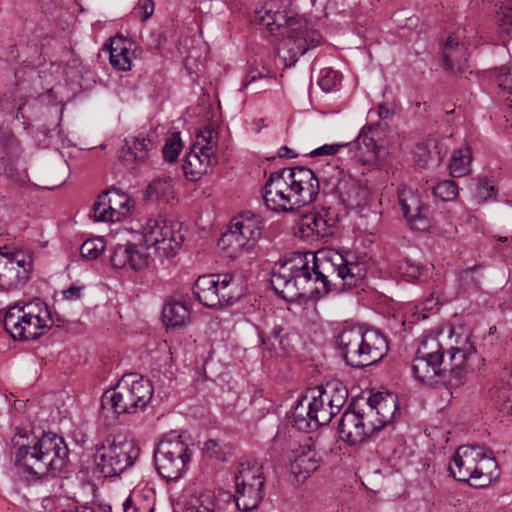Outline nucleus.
<instances>
[{
  "mask_svg": "<svg viewBox=\"0 0 512 512\" xmlns=\"http://www.w3.org/2000/svg\"><path fill=\"white\" fill-rule=\"evenodd\" d=\"M142 234L143 242L118 244L114 248L110 257L114 268L142 270L149 264V248H154L158 256L170 258L180 249L184 240L181 223L167 221L162 217L148 219L142 228Z\"/></svg>",
  "mask_w": 512,
  "mask_h": 512,
  "instance_id": "nucleus-1",
  "label": "nucleus"
},
{
  "mask_svg": "<svg viewBox=\"0 0 512 512\" xmlns=\"http://www.w3.org/2000/svg\"><path fill=\"white\" fill-rule=\"evenodd\" d=\"M69 461V449L63 437L43 432L15 451L17 473L28 482H42L60 475Z\"/></svg>",
  "mask_w": 512,
  "mask_h": 512,
  "instance_id": "nucleus-2",
  "label": "nucleus"
},
{
  "mask_svg": "<svg viewBox=\"0 0 512 512\" xmlns=\"http://www.w3.org/2000/svg\"><path fill=\"white\" fill-rule=\"evenodd\" d=\"M335 250L319 251L313 256L312 272L318 282L322 295L337 294L360 285L367 269L364 263L350 259Z\"/></svg>",
  "mask_w": 512,
  "mask_h": 512,
  "instance_id": "nucleus-3",
  "label": "nucleus"
},
{
  "mask_svg": "<svg viewBox=\"0 0 512 512\" xmlns=\"http://www.w3.org/2000/svg\"><path fill=\"white\" fill-rule=\"evenodd\" d=\"M336 343L345 364L354 369L377 364L389 349L383 334L362 327L344 328L337 336Z\"/></svg>",
  "mask_w": 512,
  "mask_h": 512,
  "instance_id": "nucleus-4",
  "label": "nucleus"
},
{
  "mask_svg": "<svg viewBox=\"0 0 512 512\" xmlns=\"http://www.w3.org/2000/svg\"><path fill=\"white\" fill-rule=\"evenodd\" d=\"M449 472L454 479L475 488H484L498 479L500 472L492 451L482 446H461L453 456Z\"/></svg>",
  "mask_w": 512,
  "mask_h": 512,
  "instance_id": "nucleus-5",
  "label": "nucleus"
},
{
  "mask_svg": "<svg viewBox=\"0 0 512 512\" xmlns=\"http://www.w3.org/2000/svg\"><path fill=\"white\" fill-rule=\"evenodd\" d=\"M153 387L149 380L138 374L124 375L113 389L104 392L101 407L115 415L134 414L149 403Z\"/></svg>",
  "mask_w": 512,
  "mask_h": 512,
  "instance_id": "nucleus-6",
  "label": "nucleus"
},
{
  "mask_svg": "<svg viewBox=\"0 0 512 512\" xmlns=\"http://www.w3.org/2000/svg\"><path fill=\"white\" fill-rule=\"evenodd\" d=\"M153 457L157 473L166 482H172L187 472L192 451L183 436L172 431L157 444Z\"/></svg>",
  "mask_w": 512,
  "mask_h": 512,
  "instance_id": "nucleus-7",
  "label": "nucleus"
},
{
  "mask_svg": "<svg viewBox=\"0 0 512 512\" xmlns=\"http://www.w3.org/2000/svg\"><path fill=\"white\" fill-rule=\"evenodd\" d=\"M139 454L133 441L109 435L97 448L95 463L103 477H113L132 466Z\"/></svg>",
  "mask_w": 512,
  "mask_h": 512,
  "instance_id": "nucleus-8",
  "label": "nucleus"
},
{
  "mask_svg": "<svg viewBox=\"0 0 512 512\" xmlns=\"http://www.w3.org/2000/svg\"><path fill=\"white\" fill-rule=\"evenodd\" d=\"M412 372L421 383L430 386L444 385L448 388L444 349L439 342L432 340L430 344L427 341L422 343L413 359Z\"/></svg>",
  "mask_w": 512,
  "mask_h": 512,
  "instance_id": "nucleus-9",
  "label": "nucleus"
},
{
  "mask_svg": "<svg viewBox=\"0 0 512 512\" xmlns=\"http://www.w3.org/2000/svg\"><path fill=\"white\" fill-rule=\"evenodd\" d=\"M192 292L199 303L211 309L228 306L238 298L233 288V276L228 273L199 276Z\"/></svg>",
  "mask_w": 512,
  "mask_h": 512,
  "instance_id": "nucleus-10",
  "label": "nucleus"
},
{
  "mask_svg": "<svg viewBox=\"0 0 512 512\" xmlns=\"http://www.w3.org/2000/svg\"><path fill=\"white\" fill-rule=\"evenodd\" d=\"M31 257L21 250L0 247V288L12 290L22 287L29 279Z\"/></svg>",
  "mask_w": 512,
  "mask_h": 512,
  "instance_id": "nucleus-11",
  "label": "nucleus"
},
{
  "mask_svg": "<svg viewBox=\"0 0 512 512\" xmlns=\"http://www.w3.org/2000/svg\"><path fill=\"white\" fill-rule=\"evenodd\" d=\"M263 225L259 217L246 212L234 218L229 230L220 238L218 245L231 247L234 251L250 249L262 235Z\"/></svg>",
  "mask_w": 512,
  "mask_h": 512,
  "instance_id": "nucleus-12",
  "label": "nucleus"
},
{
  "mask_svg": "<svg viewBox=\"0 0 512 512\" xmlns=\"http://www.w3.org/2000/svg\"><path fill=\"white\" fill-rule=\"evenodd\" d=\"M287 173L285 168L272 172L263 187V200L271 211L294 212L299 209Z\"/></svg>",
  "mask_w": 512,
  "mask_h": 512,
  "instance_id": "nucleus-13",
  "label": "nucleus"
},
{
  "mask_svg": "<svg viewBox=\"0 0 512 512\" xmlns=\"http://www.w3.org/2000/svg\"><path fill=\"white\" fill-rule=\"evenodd\" d=\"M338 432L340 438L352 446L366 441L378 431L374 425L373 414L366 410H351L349 406L340 418Z\"/></svg>",
  "mask_w": 512,
  "mask_h": 512,
  "instance_id": "nucleus-14",
  "label": "nucleus"
},
{
  "mask_svg": "<svg viewBox=\"0 0 512 512\" xmlns=\"http://www.w3.org/2000/svg\"><path fill=\"white\" fill-rule=\"evenodd\" d=\"M315 281V275L312 270L297 274L271 285L275 293L287 302H294L298 299L317 300L323 298L321 288Z\"/></svg>",
  "mask_w": 512,
  "mask_h": 512,
  "instance_id": "nucleus-15",
  "label": "nucleus"
},
{
  "mask_svg": "<svg viewBox=\"0 0 512 512\" xmlns=\"http://www.w3.org/2000/svg\"><path fill=\"white\" fill-rule=\"evenodd\" d=\"M285 170H288L287 180L291 184L290 190H293V196L299 208L316 200L322 186L321 176L317 177L311 169L304 166L285 168Z\"/></svg>",
  "mask_w": 512,
  "mask_h": 512,
  "instance_id": "nucleus-16",
  "label": "nucleus"
},
{
  "mask_svg": "<svg viewBox=\"0 0 512 512\" xmlns=\"http://www.w3.org/2000/svg\"><path fill=\"white\" fill-rule=\"evenodd\" d=\"M321 182L325 194H335L344 206H354L359 193V186L354 179L346 176L337 165L330 166L327 171L323 172Z\"/></svg>",
  "mask_w": 512,
  "mask_h": 512,
  "instance_id": "nucleus-17",
  "label": "nucleus"
},
{
  "mask_svg": "<svg viewBox=\"0 0 512 512\" xmlns=\"http://www.w3.org/2000/svg\"><path fill=\"white\" fill-rule=\"evenodd\" d=\"M399 205L405 219L413 230L427 231L430 229V207L423 204L418 195L411 191L401 193Z\"/></svg>",
  "mask_w": 512,
  "mask_h": 512,
  "instance_id": "nucleus-18",
  "label": "nucleus"
},
{
  "mask_svg": "<svg viewBox=\"0 0 512 512\" xmlns=\"http://www.w3.org/2000/svg\"><path fill=\"white\" fill-rule=\"evenodd\" d=\"M367 413L373 414L374 425L379 432L389 425L399 411L398 396L394 393H376L367 400Z\"/></svg>",
  "mask_w": 512,
  "mask_h": 512,
  "instance_id": "nucleus-19",
  "label": "nucleus"
},
{
  "mask_svg": "<svg viewBox=\"0 0 512 512\" xmlns=\"http://www.w3.org/2000/svg\"><path fill=\"white\" fill-rule=\"evenodd\" d=\"M313 256H315V253L310 251L293 252L286 256L284 259H280L273 268L272 276L270 279L271 285L291 277L293 278V276L297 274L312 270V267L309 266V263H313Z\"/></svg>",
  "mask_w": 512,
  "mask_h": 512,
  "instance_id": "nucleus-20",
  "label": "nucleus"
},
{
  "mask_svg": "<svg viewBox=\"0 0 512 512\" xmlns=\"http://www.w3.org/2000/svg\"><path fill=\"white\" fill-rule=\"evenodd\" d=\"M474 353V348L451 347L448 350V358L444 357V365L447 369L446 376L448 388H457L465 383L467 373V362Z\"/></svg>",
  "mask_w": 512,
  "mask_h": 512,
  "instance_id": "nucleus-21",
  "label": "nucleus"
},
{
  "mask_svg": "<svg viewBox=\"0 0 512 512\" xmlns=\"http://www.w3.org/2000/svg\"><path fill=\"white\" fill-rule=\"evenodd\" d=\"M262 25L266 26L274 36H286L289 40L293 38L301 20L287 16L285 11H267L260 19Z\"/></svg>",
  "mask_w": 512,
  "mask_h": 512,
  "instance_id": "nucleus-22",
  "label": "nucleus"
},
{
  "mask_svg": "<svg viewBox=\"0 0 512 512\" xmlns=\"http://www.w3.org/2000/svg\"><path fill=\"white\" fill-rule=\"evenodd\" d=\"M300 453L290 463V471L298 482H304L311 473L317 470L322 460L315 447L304 445Z\"/></svg>",
  "mask_w": 512,
  "mask_h": 512,
  "instance_id": "nucleus-23",
  "label": "nucleus"
},
{
  "mask_svg": "<svg viewBox=\"0 0 512 512\" xmlns=\"http://www.w3.org/2000/svg\"><path fill=\"white\" fill-rule=\"evenodd\" d=\"M445 69L460 75L469 71L467 64V49L463 43L453 37H448L443 50Z\"/></svg>",
  "mask_w": 512,
  "mask_h": 512,
  "instance_id": "nucleus-24",
  "label": "nucleus"
},
{
  "mask_svg": "<svg viewBox=\"0 0 512 512\" xmlns=\"http://www.w3.org/2000/svg\"><path fill=\"white\" fill-rule=\"evenodd\" d=\"M153 147L150 138L144 136L132 137L125 139V145L119 154V159L126 165L143 162L148 157V152Z\"/></svg>",
  "mask_w": 512,
  "mask_h": 512,
  "instance_id": "nucleus-25",
  "label": "nucleus"
},
{
  "mask_svg": "<svg viewBox=\"0 0 512 512\" xmlns=\"http://www.w3.org/2000/svg\"><path fill=\"white\" fill-rule=\"evenodd\" d=\"M324 392L320 386L308 389V396L311 397V402L314 405V427L317 428L322 425L328 424L334 416L337 415L336 411H332L331 403L324 400Z\"/></svg>",
  "mask_w": 512,
  "mask_h": 512,
  "instance_id": "nucleus-26",
  "label": "nucleus"
},
{
  "mask_svg": "<svg viewBox=\"0 0 512 512\" xmlns=\"http://www.w3.org/2000/svg\"><path fill=\"white\" fill-rule=\"evenodd\" d=\"M308 396V390L300 397L293 412V426L298 430L306 431L314 427V405Z\"/></svg>",
  "mask_w": 512,
  "mask_h": 512,
  "instance_id": "nucleus-27",
  "label": "nucleus"
},
{
  "mask_svg": "<svg viewBox=\"0 0 512 512\" xmlns=\"http://www.w3.org/2000/svg\"><path fill=\"white\" fill-rule=\"evenodd\" d=\"M190 319L188 308L181 302L169 301L162 309V320L167 328L183 327Z\"/></svg>",
  "mask_w": 512,
  "mask_h": 512,
  "instance_id": "nucleus-28",
  "label": "nucleus"
},
{
  "mask_svg": "<svg viewBox=\"0 0 512 512\" xmlns=\"http://www.w3.org/2000/svg\"><path fill=\"white\" fill-rule=\"evenodd\" d=\"M324 392V400L331 403V410L338 414L341 408L346 404L348 398V389L344 383L338 379H333L320 385Z\"/></svg>",
  "mask_w": 512,
  "mask_h": 512,
  "instance_id": "nucleus-29",
  "label": "nucleus"
},
{
  "mask_svg": "<svg viewBox=\"0 0 512 512\" xmlns=\"http://www.w3.org/2000/svg\"><path fill=\"white\" fill-rule=\"evenodd\" d=\"M290 41L294 42L299 54L304 55L309 48L317 47L322 43V36L317 30L309 29L306 22L301 21Z\"/></svg>",
  "mask_w": 512,
  "mask_h": 512,
  "instance_id": "nucleus-30",
  "label": "nucleus"
},
{
  "mask_svg": "<svg viewBox=\"0 0 512 512\" xmlns=\"http://www.w3.org/2000/svg\"><path fill=\"white\" fill-rule=\"evenodd\" d=\"M264 497V487L250 485L244 489L236 487V505L239 510L249 512L258 507Z\"/></svg>",
  "mask_w": 512,
  "mask_h": 512,
  "instance_id": "nucleus-31",
  "label": "nucleus"
},
{
  "mask_svg": "<svg viewBox=\"0 0 512 512\" xmlns=\"http://www.w3.org/2000/svg\"><path fill=\"white\" fill-rule=\"evenodd\" d=\"M109 195L107 196V210L111 214V222L119 221L120 218L125 214V211L130 209V198L116 188L106 190Z\"/></svg>",
  "mask_w": 512,
  "mask_h": 512,
  "instance_id": "nucleus-32",
  "label": "nucleus"
},
{
  "mask_svg": "<svg viewBox=\"0 0 512 512\" xmlns=\"http://www.w3.org/2000/svg\"><path fill=\"white\" fill-rule=\"evenodd\" d=\"M110 64L119 71H127L131 68V60L129 57L130 49L124 45V39H111L110 47Z\"/></svg>",
  "mask_w": 512,
  "mask_h": 512,
  "instance_id": "nucleus-33",
  "label": "nucleus"
},
{
  "mask_svg": "<svg viewBox=\"0 0 512 512\" xmlns=\"http://www.w3.org/2000/svg\"><path fill=\"white\" fill-rule=\"evenodd\" d=\"M330 225L320 213H312L304 216L300 224L302 236L309 237L315 234L317 237H324L329 234Z\"/></svg>",
  "mask_w": 512,
  "mask_h": 512,
  "instance_id": "nucleus-34",
  "label": "nucleus"
},
{
  "mask_svg": "<svg viewBox=\"0 0 512 512\" xmlns=\"http://www.w3.org/2000/svg\"><path fill=\"white\" fill-rule=\"evenodd\" d=\"M3 325L11 337H15L21 327L28 326V316L24 311H20L19 304L9 307L3 317Z\"/></svg>",
  "mask_w": 512,
  "mask_h": 512,
  "instance_id": "nucleus-35",
  "label": "nucleus"
},
{
  "mask_svg": "<svg viewBox=\"0 0 512 512\" xmlns=\"http://www.w3.org/2000/svg\"><path fill=\"white\" fill-rule=\"evenodd\" d=\"M52 326V319H28V326L21 327L13 339L36 340Z\"/></svg>",
  "mask_w": 512,
  "mask_h": 512,
  "instance_id": "nucleus-36",
  "label": "nucleus"
},
{
  "mask_svg": "<svg viewBox=\"0 0 512 512\" xmlns=\"http://www.w3.org/2000/svg\"><path fill=\"white\" fill-rule=\"evenodd\" d=\"M203 452L210 459L225 462L232 456L234 447L229 442L209 439L204 444Z\"/></svg>",
  "mask_w": 512,
  "mask_h": 512,
  "instance_id": "nucleus-37",
  "label": "nucleus"
},
{
  "mask_svg": "<svg viewBox=\"0 0 512 512\" xmlns=\"http://www.w3.org/2000/svg\"><path fill=\"white\" fill-rule=\"evenodd\" d=\"M256 487H264L265 478L260 469L241 465L240 470L235 476L236 487L244 489L245 486L252 485Z\"/></svg>",
  "mask_w": 512,
  "mask_h": 512,
  "instance_id": "nucleus-38",
  "label": "nucleus"
},
{
  "mask_svg": "<svg viewBox=\"0 0 512 512\" xmlns=\"http://www.w3.org/2000/svg\"><path fill=\"white\" fill-rule=\"evenodd\" d=\"M145 193L147 199L164 200L168 202L173 194L172 179L170 177L155 179L148 185Z\"/></svg>",
  "mask_w": 512,
  "mask_h": 512,
  "instance_id": "nucleus-39",
  "label": "nucleus"
},
{
  "mask_svg": "<svg viewBox=\"0 0 512 512\" xmlns=\"http://www.w3.org/2000/svg\"><path fill=\"white\" fill-rule=\"evenodd\" d=\"M471 162L470 148H461L455 150L452 154L451 162L449 165L450 173L453 177H462L469 171Z\"/></svg>",
  "mask_w": 512,
  "mask_h": 512,
  "instance_id": "nucleus-40",
  "label": "nucleus"
},
{
  "mask_svg": "<svg viewBox=\"0 0 512 512\" xmlns=\"http://www.w3.org/2000/svg\"><path fill=\"white\" fill-rule=\"evenodd\" d=\"M376 132L377 129L372 126L368 128L364 127L357 138L359 150H362V145H364L367 153L369 154L367 159L368 161L376 160L380 150V146L375 139Z\"/></svg>",
  "mask_w": 512,
  "mask_h": 512,
  "instance_id": "nucleus-41",
  "label": "nucleus"
},
{
  "mask_svg": "<svg viewBox=\"0 0 512 512\" xmlns=\"http://www.w3.org/2000/svg\"><path fill=\"white\" fill-rule=\"evenodd\" d=\"M482 278V268L474 266L460 272L459 283L464 291L476 292L481 288Z\"/></svg>",
  "mask_w": 512,
  "mask_h": 512,
  "instance_id": "nucleus-42",
  "label": "nucleus"
},
{
  "mask_svg": "<svg viewBox=\"0 0 512 512\" xmlns=\"http://www.w3.org/2000/svg\"><path fill=\"white\" fill-rule=\"evenodd\" d=\"M205 164H200L198 161V154L196 149L192 147L191 151L185 156L183 163V171L187 179L190 181L199 180L204 174H206Z\"/></svg>",
  "mask_w": 512,
  "mask_h": 512,
  "instance_id": "nucleus-43",
  "label": "nucleus"
},
{
  "mask_svg": "<svg viewBox=\"0 0 512 512\" xmlns=\"http://www.w3.org/2000/svg\"><path fill=\"white\" fill-rule=\"evenodd\" d=\"M218 141V133L217 131L211 127H204L197 133L196 141L193 144V148L202 149L204 151H208V153L214 152V148L216 147Z\"/></svg>",
  "mask_w": 512,
  "mask_h": 512,
  "instance_id": "nucleus-44",
  "label": "nucleus"
},
{
  "mask_svg": "<svg viewBox=\"0 0 512 512\" xmlns=\"http://www.w3.org/2000/svg\"><path fill=\"white\" fill-rule=\"evenodd\" d=\"M217 499L212 490H204L195 498L193 507L187 512H217Z\"/></svg>",
  "mask_w": 512,
  "mask_h": 512,
  "instance_id": "nucleus-45",
  "label": "nucleus"
},
{
  "mask_svg": "<svg viewBox=\"0 0 512 512\" xmlns=\"http://www.w3.org/2000/svg\"><path fill=\"white\" fill-rule=\"evenodd\" d=\"M105 249L102 237L87 239L80 247L81 256L88 260L96 259Z\"/></svg>",
  "mask_w": 512,
  "mask_h": 512,
  "instance_id": "nucleus-46",
  "label": "nucleus"
},
{
  "mask_svg": "<svg viewBox=\"0 0 512 512\" xmlns=\"http://www.w3.org/2000/svg\"><path fill=\"white\" fill-rule=\"evenodd\" d=\"M433 195L442 201H452L458 195V187L452 180H444L432 189Z\"/></svg>",
  "mask_w": 512,
  "mask_h": 512,
  "instance_id": "nucleus-47",
  "label": "nucleus"
},
{
  "mask_svg": "<svg viewBox=\"0 0 512 512\" xmlns=\"http://www.w3.org/2000/svg\"><path fill=\"white\" fill-rule=\"evenodd\" d=\"M273 73L264 66L259 64H251L245 79L243 80L242 87L244 89L252 86L257 80L273 79Z\"/></svg>",
  "mask_w": 512,
  "mask_h": 512,
  "instance_id": "nucleus-48",
  "label": "nucleus"
},
{
  "mask_svg": "<svg viewBox=\"0 0 512 512\" xmlns=\"http://www.w3.org/2000/svg\"><path fill=\"white\" fill-rule=\"evenodd\" d=\"M182 149V141L180 134L177 132L172 133L165 142L162 149L163 157L169 162H174Z\"/></svg>",
  "mask_w": 512,
  "mask_h": 512,
  "instance_id": "nucleus-49",
  "label": "nucleus"
},
{
  "mask_svg": "<svg viewBox=\"0 0 512 512\" xmlns=\"http://www.w3.org/2000/svg\"><path fill=\"white\" fill-rule=\"evenodd\" d=\"M413 155L415 162L421 168L428 167L430 161L435 163V157H433V152L428 139L426 142L418 143L415 146Z\"/></svg>",
  "mask_w": 512,
  "mask_h": 512,
  "instance_id": "nucleus-50",
  "label": "nucleus"
},
{
  "mask_svg": "<svg viewBox=\"0 0 512 512\" xmlns=\"http://www.w3.org/2000/svg\"><path fill=\"white\" fill-rule=\"evenodd\" d=\"M494 78L498 87L504 92L512 95V69L502 66L495 69Z\"/></svg>",
  "mask_w": 512,
  "mask_h": 512,
  "instance_id": "nucleus-51",
  "label": "nucleus"
},
{
  "mask_svg": "<svg viewBox=\"0 0 512 512\" xmlns=\"http://www.w3.org/2000/svg\"><path fill=\"white\" fill-rule=\"evenodd\" d=\"M341 82V76L337 71L332 69H324L321 72L319 86L325 92H330L336 88Z\"/></svg>",
  "mask_w": 512,
  "mask_h": 512,
  "instance_id": "nucleus-52",
  "label": "nucleus"
},
{
  "mask_svg": "<svg viewBox=\"0 0 512 512\" xmlns=\"http://www.w3.org/2000/svg\"><path fill=\"white\" fill-rule=\"evenodd\" d=\"M108 192H103L98 196V199L93 204V217L95 221L107 222L111 221V214L107 210V196Z\"/></svg>",
  "mask_w": 512,
  "mask_h": 512,
  "instance_id": "nucleus-53",
  "label": "nucleus"
},
{
  "mask_svg": "<svg viewBox=\"0 0 512 512\" xmlns=\"http://www.w3.org/2000/svg\"><path fill=\"white\" fill-rule=\"evenodd\" d=\"M497 21L504 31L509 32L512 27V0H501Z\"/></svg>",
  "mask_w": 512,
  "mask_h": 512,
  "instance_id": "nucleus-54",
  "label": "nucleus"
},
{
  "mask_svg": "<svg viewBox=\"0 0 512 512\" xmlns=\"http://www.w3.org/2000/svg\"><path fill=\"white\" fill-rule=\"evenodd\" d=\"M20 311H24L28 319H51L47 307H40L38 304L28 303L19 305Z\"/></svg>",
  "mask_w": 512,
  "mask_h": 512,
  "instance_id": "nucleus-55",
  "label": "nucleus"
},
{
  "mask_svg": "<svg viewBox=\"0 0 512 512\" xmlns=\"http://www.w3.org/2000/svg\"><path fill=\"white\" fill-rule=\"evenodd\" d=\"M428 141L433 152V157H435V165L438 166L446 156L448 147L442 140H438L435 137H429Z\"/></svg>",
  "mask_w": 512,
  "mask_h": 512,
  "instance_id": "nucleus-56",
  "label": "nucleus"
},
{
  "mask_svg": "<svg viewBox=\"0 0 512 512\" xmlns=\"http://www.w3.org/2000/svg\"><path fill=\"white\" fill-rule=\"evenodd\" d=\"M154 12L153 0H140L134 8V13L141 21L148 20Z\"/></svg>",
  "mask_w": 512,
  "mask_h": 512,
  "instance_id": "nucleus-57",
  "label": "nucleus"
},
{
  "mask_svg": "<svg viewBox=\"0 0 512 512\" xmlns=\"http://www.w3.org/2000/svg\"><path fill=\"white\" fill-rule=\"evenodd\" d=\"M196 154H198V161L200 164H205L204 168H206V174L217 164L215 152L208 153V151L196 149Z\"/></svg>",
  "mask_w": 512,
  "mask_h": 512,
  "instance_id": "nucleus-58",
  "label": "nucleus"
},
{
  "mask_svg": "<svg viewBox=\"0 0 512 512\" xmlns=\"http://www.w3.org/2000/svg\"><path fill=\"white\" fill-rule=\"evenodd\" d=\"M348 143L345 144H331V145H323L309 153L311 157L316 156H324V155H335L341 148L346 147Z\"/></svg>",
  "mask_w": 512,
  "mask_h": 512,
  "instance_id": "nucleus-59",
  "label": "nucleus"
},
{
  "mask_svg": "<svg viewBox=\"0 0 512 512\" xmlns=\"http://www.w3.org/2000/svg\"><path fill=\"white\" fill-rule=\"evenodd\" d=\"M165 40L166 38L162 32L156 30L150 31L145 37V42L149 49H159Z\"/></svg>",
  "mask_w": 512,
  "mask_h": 512,
  "instance_id": "nucleus-60",
  "label": "nucleus"
},
{
  "mask_svg": "<svg viewBox=\"0 0 512 512\" xmlns=\"http://www.w3.org/2000/svg\"><path fill=\"white\" fill-rule=\"evenodd\" d=\"M494 187L489 184L487 179H480L477 185L476 197L481 201H486L492 197Z\"/></svg>",
  "mask_w": 512,
  "mask_h": 512,
  "instance_id": "nucleus-61",
  "label": "nucleus"
},
{
  "mask_svg": "<svg viewBox=\"0 0 512 512\" xmlns=\"http://www.w3.org/2000/svg\"><path fill=\"white\" fill-rule=\"evenodd\" d=\"M143 502L136 503L132 497H127L123 503V511L124 512H153V508L144 509Z\"/></svg>",
  "mask_w": 512,
  "mask_h": 512,
  "instance_id": "nucleus-62",
  "label": "nucleus"
},
{
  "mask_svg": "<svg viewBox=\"0 0 512 512\" xmlns=\"http://www.w3.org/2000/svg\"><path fill=\"white\" fill-rule=\"evenodd\" d=\"M299 56H301L299 54V50L296 48V45L293 42L292 46L287 51V56L283 57L285 65L288 67L294 66Z\"/></svg>",
  "mask_w": 512,
  "mask_h": 512,
  "instance_id": "nucleus-63",
  "label": "nucleus"
},
{
  "mask_svg": "<svg viewBox=\"0 0 512 512\" xmlns=\"http://www.w3.org/2000/svg\"><path fill=\"white\" fill-rule=\"evenodd\" d=\"M82 286H70L68 289L63 291V297L66 300H78L81 297Z\"/></svg>",
  "mask_w": 512,
  "mask_h": 512,
  "instance_id": "nucleus-64",
  "label": "nucleus"
}]
</instances>
